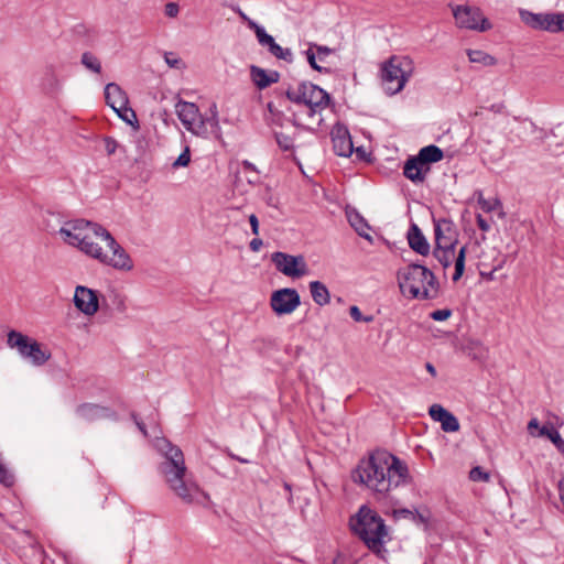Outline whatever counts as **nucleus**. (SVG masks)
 Instances as JSON below:
<instances>
[{
  "label": "nucleus",
  "mask_w": 564,
  "mask_h": 564,
  "mask_svg": "<svg viewBox=\"0 0 564 564\" xmlns=\"http://www.w3.org/2000/svg\"><path fill=\"white\" fill-rule=\"evenodd\" d=\"M229 457L236 460L238 455H235L234 453H229Z\"/></svg>",
  "instance_id": "774afa93"
},
{
  "label": "nucleus",
  "mask_w": 564,
  "mask_h": 564,
  "mask_svg": "<svg viewBox=\"0 0 564 564\" xmlns=\"http://www.w3.org/2000/svg\"><path fill=\"white\" fill-rule=\"evenodd\" d=\"M249 223L251 227V231L254 236L259 235V219L254 214L249 216Z\"/></svg>",
  "instance_id": "864d4df0"
},
{
  "label": "nucleus",
  "mask_w": 564,
  "mask_h": 564,
  "mask_svg": "<svg viewBox=\"0 0 564 564\" xmlns=\"http://www.w3.org/2000/svg\"><path fill=\"white\" fill-rule=\"evenodd\" d=\"M425 368L433 377L436 376V369L431 362H426Z\"/></svg>",
  "instance_id": "052dcab7"
},
{
  "label": "nucleus",
  "mask_w": 564,
  "mask_h": 564,
  "mask_svg": "<svg viewBox=\"0 0 564 564\" xmlns=\"http://www.w3.org/2000/svg\"><path fill=\"white\" fill-rule=\"evenodd\" d=\"M262 246H263V241H262V239H260V238H253V239L250 241V243H249V247H250L251 251H253V252H258V251H260V249L262 248Z\"/></svg>",
  "instance_id": "5fc2aeb1"
},
{
  "label": "nucleus",
  "mask_w": 564,
  "mask_h": 564,
  "mask_svg": "<svg viewBox=\"0 0 564 564\" xmlns=\"http://www.w3.org/2000/svg\"><path fill=\"white\" fill-rule=\"evenodd\" d=\"M304 53H305V55H306V58H307V62H308L310 66H311L313 69H315V70H317V72H319V73H329V69H328V68H326V67H322L321 65H318V64L316 63V54H315V52L313 51L312 45H311V46H310V48H308V50H306Z\"/></svg>",
  "instance_id": "e433bc0d"
},
{
  "label": "nucleus",
  "mask_w": 564,
  "mask_h": 564,
  "mask_svg": "<svg viewBox=\"0 0 564 564\" xmlns=\"http://www.w3.org/2000/svg\"><path fill=\"white\" fill-rule=\"evenodd\" d=\"M414 70L413 61L408 56H391L381 67V80L387 94L400 93Z\"/></svg>",
  "instance_id": "0eeeda50"
},
{
  "label": "nucleus",
  "mask_w": 564,
  "mask_h": 564,
  "mask_svg": "<svg viewBox=\"0 0 564 564\" xmlns=\"http://www.w3.org/2000/svg\"><path fill=\"white\" fill-rule=\"evenodd\" d=\"M415 513V520L414 521H420V522H425V519L422 514H420L416 510L414 511Z\"/></svg>",
  "instance_id": "0e129e2a"
},
{
  "label": "nucleus",
  "mask_w": 564,
  "mask_h": 564,
  "mask_svg": "<svg viewBox=\"0 0 564 564\" xmlns=\"http://www.w3.org/2000/svg\"><path fill=\"white\" fill-rule=\"evenodd\" d=\"M210 116L205 117L206 127L209 124L212 128H218L219 120H218V110L217 105L213 104L209 108Z\"/></svg>",
  "instance_id": "ea45409f"
},
{
  "label": "nucleus",
  "mask_w": 564,
  "mask_h": 564,
  "mask_svg": "<svg viewBox=\"0 0 564 564\" xmlns=\"http://www.w3.org/2000/svg\"><path fill=\"white\" fill-rule=\"evenodd\" d=\"M406 238L413 251L421 256H427L430 253L431 246L416 224H411Z\"/></svg>",
  "instance_id": "6ab92c4d"
},
{
  "label": "nucleus",
  "mask_w": 564,
  "mask_h": 564,
  "mask_svg": "<svg viewBox=\"0 0 564 564\" xmlns=\"http://www.w3.org/2000/svg\"><path fill=\"white\" fill-rule=\"evenodd\" d=\"M269 52L278 59H283L288 63L293 62V53L290 48H284L274 42L269 48Z\"/></svg>",
  "instance_id": "2f4dec72"
},
{
  "label": "nucleus",
  "mask_w": 564,
  "mask_h": 564,
  "mask_svg": "<svg viewBox=\"0 0 564 564\" xmlns=\"http://www.w3.org/2000/svg\"><path fill=\"white\" fill-rule=\"evenodd\" d=\"M348 223L355 229V231L362 238L372 241V237L369 235L370 226L364 216L356 209L346 212Z\"/></svg>",
  "instance_id": "4be33fe9"
},
{
  "label": "nucleus",
  "mask_w": 564,
  "mask_h": 564,
  "mask_svg": "<svg viewBox=\"0 0 564 564\" xmlns=\"http://www.w3.org/2000/svg\"><path fill=\"white\" fill-rule=\"evenodd\" d=\"M541 427H540L538 419L533 417V419H531L529 421V423H528V431H529V433L531 435L536 436V434H534L533 430H538L539 431Z\"/></svg>",
  "instance_id": "6e6d98bb"
},
{
  "label": "nucleus",
  "mask_w": 564,
  "mask_h": 564,
  "mask_svg": "<svg viewBox=\"0 0 564 564\" xmlns=\"http://www.w3.org/2000/svg\"><path fill=\"white\" fill-rule=\"evenodd\" d=\"M349 314L355 322L370 323L373 319L372 316L365 317L356 305L350 306Z\"/></svg>",
  "instance_id": "79ce46f5"
},
{
  "label": "nucleus",
  "mask_w": 564,
  "mask_h": 564,
  "mask_svg": "<svg viewBox=\"0 0 564 564\" xmlns=\"http://www.w3.org/2000/svg\"><path fill=\"white\" fill-rule=\"evenodd\" d=\"M164 61L165 63L172 67V68H176V69H180L182 68L183 66V62L181 58H178L176 56V54L172 53V52H169V53H165L164 54Z\"/></svg>",
  "instance_id": "a19ab883"
},
{
  "label": "nucleus",
  "mask_w": 564,
  "mask_h": 564,
  "mask_svg": "<svg viewBox=\"0 0 564 564\" xmlns=\"http://www.w3.org/2000/svg\"><path fill=\"white\" fill-rule=\"evenodd\" d=\"M104 143L107 154L112 155L118 148V142L112 137H105Z\"/></svg>",
  "instance_id": "de8ad7c7"
},
{
  "label": "nucleus",
  "mask_w": 564,
  "mask_h": 564,
  "mask_svg": "<svg viewBox=\"0 0 564 564\" xmlns=\"http://www.w3.org/2000/svg\"><path fill=\"white\" fill-rule=\"evenodd\" d=\"M444 432H457L459 430V422L453 413H448L444 421L441 423Z\"/></svg>",
  "instance_id": "72a5a7b5"
},
{
  "label": "nucleus",
  "mask_w": 564,
  "mask_h": 564,
  "mask_svg": "<svg viewBox=\"0 0 564 564\" xmlns=\"http://www.w3.org/2000/svg\"><path fill=\"white\" fill-rule=\"evenodd\" d=\"M131 419L133 420V422L135 423L137 427L139 429V431L144 435V436H148V431H147V427H145V424L139 419L138 414L132 412L131 413Z\"/></svg>",
  "instance_id": "3c124183"
},
{
  "label": "nucleus",
  "mask_w": 564,
  "mask_h": 564,
  "mask_svg": "<svg viewBox=\"0 0 564 564\" xmlns=\"http://www.w3.org/2000/svg\"><path fill=\"white\" fill-rule=\"evenodd\" d=\"M236 460H238V462H240V463H242V464H249V463H250V460H248V459H246V458H242V457H240V456H238Z\"/></svg>",
  "instance_id": "69168bd1"
},
{
  "label": "nucleus",
  "mask_w": 564,
  "mask_h": 564,
  "mask_svg": "<svg viewBox=\"0 0 564 564\" xmlns=\"http://www.w3.org/2000/svg\"><path fill=\"white\" fill-rule=\"evenodd\" d=\"M164 13L169 18H176L180 13V6L176 2H167L164 8Z\"/></svg>",
  "instance_id": "49530a36"
},
{
  "label": "nucleus",
  "mask_w": 564,
  "mask_h": 564,
  "mask_svg": "<svg viewBox=\"0 0 564 564\" xmlns=\"http://www.w3.org/2000/svg\"><path fill=\"white\" fill-rule=\"evenodd\" d=\"M7 345L15 349L21 358L36 367L43 366L51 358V351L41 343L14 329L7 334Z\"/></svg>",
  "instance_id": "6e6552de"
},
{
  "label": "nucleus",
  "mask_w": 564,
  "mask_h": 564,
  "mask_svg": "<svg viewBox=\"0 0 564 564\" xmlns=\"http://www.w3.org/2000/svg\"><path fill=\"white\" fill-rule=\"evenodd\" d=\"M467 56L471 63H478L485 66H494L497 64V59L492 55L480 50H468Z\"/></svg>",
  "instance_id": "cd10ccee"
},
{
  "label": "nucleus",
  "mask_w": 564,
  "mask_h": 564,
  "mask_svg": "<svg viewBox=\"0 0 564 564\" xmlns=\"http://www.w3.org/2000/svg\"><path fill=\"white\" fill-rule=\"evenodd\" d=\"M503 109V105L502 104H494L489 107V110L492 111V112H496V113H499L501 112V110Z\"/></svg>",
  "instance_id": "13d9d810"
},
{
  "label": "nucleus",
  "mask_w": 564,
  "mask_h": 564,
  "mask_svg": "<svg viewBox=\"0 0 564 564\" xmlns=\"http://www.w3.org/2000/svg\"><path fill=\"white\" fill-rule=\"evenodd\" d=\"M351 477L379 500L391 499L395 489L411 482L406 463L387 451H375L361 458Z\"/></svg>",
  "instance_id": "f03ea898"
},
{
  "label": "nucleus",
  "mask_w": 564,
  "mask_h": 564,
  "mask_svg": "<svg viewBox=\"0 0 564 564\" xmlns=\"http://www.w3.org/2000/svg\"><path fill=\"white\" fill-rule=\"evenodd\" d=\"M356 152H357L358 154H364V152H365V151H364V149L360 147V148H357V149H356Z\"/></svg>",
  "instance_id": "338daca9"
},
{
  "label": "nucleus",
  "mask_w": 564,
  "mask_h": 564,
  "mask_svg": "<svg viewBox=\"0 0 564 564\" xmlns=\"http://www.w3.org/2000/svg\"><path fill=\"white\" fill-rule=\"evenodd\" d=\"M495 272L494 269L488 272V273H485V272H480L481 276L485 278L486 280H489V281H492L495 280Z\"/></svg>",
  "instance_id": "bf43d9fd"
},
{
  "label": "nucleus",
  "mask_w": 564,
  "mask_h": 564,
  "mask_svg": "<svg viewBox=\"0 0 564 564\" xmlns=\"http://www.w3.org/2000/svg\"><path fill=\"white\" fill-rule=\"evenodd\" d=\"M448 413H449V411H447L445 408H443L440 404H433V405H431V408L429 410L430 416L434 421L440 422V423H442L444 421V419L447 416Z\"/></svg>",
  "instance_id": "c9c22d12"
},
{
  "label": "nucleus",
  "mask_w": 564,
  "mask_h": 564,
  "mask_svg": "<svg viewBox=\"0 0 564 564\" xmlns=\"http://www.w3.org/2000/svg\"><path fill=\"white\" fill-rule=\"evenodd\" d=\"M275 140L278 145L283 151H290L293 149V138L283 133V132H275L274 133Z\"/></svg>",
  "instance_id": "f704fd0d"
},
{
  "label": "nucleus",
  "mask_w": 564,
  "mask_h": 564,
  "mask_svg": "<svg viewBox=\"0 0 564 564\" xmlns=\"http://www.w3.org/2000/svg\"><path fill=\"white\" fill-rule=\"evenodd\" d=\"M242 165H243L245 170H249V171H254L256 172V166L251 162L243 161Z\"/></svg>",
  "instance_id": "e2e57ef3"
},
{
  "label": "nucleus",
  "mask_w": 564,
  "mask_h": 564,
  "mask_svg": "<svg viewBox=\"0 0 564 564\" xmlns=\"http://www.w3.org/2000/svg\"><path fill=\"white\" fill-rule=\"evenodd\" d=\"M58 234L65 243L116 270L130 271L133 261L112 235L101 225L85 219L64 223Z\"/></svg>",
  "instance_id": "f257e3e1"
},
{
  "label": "nucleus",
  "mask_w": 564,
  "mask_h": 564,
  "mask_svg": "<svg viewBox=\"0 0 564 564\" xmlns=\"http://www.w3.org/2000/svg\"><path fill=\"white\" fill-rule=\"evenodd\" d=\"M76 415L86 421L95 422L98 420H117V413L108 406H104L97 403L85 402L76 406Z\"/></svg>",
  "instance_id": "dca6fc26"
},
{
  "label": "nucleus",
  "mask_w": 564,
  "mask_h": 564,
  "mask_svg": "<svg viewBox=\"0 0 564 564\" xmlns=\"http://www.w3.org/2000/svg\"><path fill=\"white\" fill-rule=\"evenodd\" d=\"M398 283L403 295L420 300L435 299L440 288L435 274L419 263H411L399 270Z\"/></svg>",
  "instance_id": "39448f33"
},
{
  "label": "nucleus",
  "mask_w": 564,
  "mask_h": 564,
  "mask_svg": "<svg viewBox=\"0 0 564 564\" xmlns=\"http://www.w3.org/2000/svg\"><path fill=\"white\" fill-rule=\"evenodd\" d=\"M421 164L429 166L430 163H436L444 158V152L441 148L434 144L422 148L417 155H415Z\"/></svg>",
  "instance_id": "b1692460"
},
{
  "label": "nucleus",
  "mask_w": 564,
  "mask_h": 564,
  "mask_svg": "<svg viewBox=\"0 0 564 564\" xmlns=\"http://www.w3.org/2000/svg\"><path fill=\"white\" fill-rule=\"evenodd\" d=\"M308 286L312 299L317 305L324 306L330 302L329 291L324 283L321 281H312Z\"/></svg>",
  "instance_id": "393cba45"
},
{
  "label": "nucleus",
  "mask_w": 564,
  "mask_h": 564,
  "mask_svg": "<svg viewBox=\"0 0 564 564\" xmlns=\"http://www.w3.org/2000/svg\"><path fill=\"white\" fill-rule=\"evenodd\" d=\"M333 150L338 156L348 158L354 152V144L348 128L336 123L330 131Z\"/></svg>",
  "instance_id": "f3484780"
},
{
  "label": "nucleus",
  "mask_w": 564,
  "mask_h": 564,
  "mask_svg": "<svg viewBox=\"0 0 564 564\" xmlns=\"http://www.w3.org/2000/svg\"><path fill=\"white\" fill-rule=\"evenodd\" d=\"M275 269L285 276L299 279L307 273V264L303 256H292L282 251L271 254Z\"/></svg>",
  "instance_id": "f8f14e48"
},
{
  "label": "nucleus",
  "mask_w": 564,
  "mask_h": 564,
  "mask_svg": "<svg viewBox=\"0 0 564 564\" xmlns=\"http://www.w3.org/2000/svg\"><path fill=\"white\" fill-rule=\"evenodd\" d=\"M478 204L480 205L481 209L486 213H490L495 210L497 206H500V202L498 199L488 200L482 197L478 199Z\"/></svg>",
  "instance_id": "37998d69"
},
{
  "label": "nucleus",
  "mask_w": 564,
  "mask_h": 564,
  "mask_svg": "<svg viewBox=\"0 0 564 564\" xmlns=\"http://www.w3.org/2000/svg\"><path fill=\"white\" fill-rule=\"evenodd\" d=\"M105 99L109 107L116 109L128 105L127 94L116 83H109L105 87Z\"/></svg>",
  "instance_id": "aec40b11"
},
{
  "label": "nucleus",
  "mask_w": 564,
  "mask_h": 564,
  "mask_svg": "<svg viewBox=\"0 0 564 564\" xmlns=\"http://www.w3.org/2000/svg\"><path fill=\"white\" fill-rule=\"evenodd\" d=\"M161 473L164 475L170 488L184 502L192 503L206 497L197 484L186 479V466L183 452L171 444L165 453V460L161 464Z\"/></svg>",
  "instance_id": "7ed1b4c3"
},
{
  "label": "nucleus",
  "mask_w": 564,
  "mask_h": 564,
  "mask_svg": "<svg viewBox=\"0 0 564 564\" xmlns=\"http://www.w3.org/2000/svg\"><path fill=\"white\" fill-rule=\"evenodd\" d=\"M249 28L254 31L258 42L268 48L275 42L273 36L268 34L265 30L254 21H249Z\"/></svg>",
  "instance_id": "c85d7f7f"
},
{
  "label": "nucleus",
  "mask_w": 564,
  "mask_h": 564,
  "mask_svg": "<svg viewBox=\"0 0 564 564\" xmlns=\"http://www.w3.org/2000/svg\"><path fill=\"white\" fill-rule=\"evenodd\" d=\"M476 221L480 230L485 232L490 230V224L480 214L477 215Z\"/></svg>",
  "instance_id": "603ef678"
},
{
  "label": "nucleus",
  "mask_w": 564,
  "mask_h": 564,
  "mask_svg": "<svg viewBox=\"0 0 564 564\" xmlns=\"http://www.w3.org/2000/svg\"><path fill=\"white\" fill-rule=\"evenodd\" d=\"M469 478L473 481H489L490 474L485 471L481 467L476 466L469 471Z\"/></svg>",
  "instance_id": "4c0bfd02"
},
{
  "label": "nucleus",
  "mask_w": 564,
  "mask_h": 564,
  "mask_svg": "<svg viewBox=\"0 0 564 564\" xmlns=\"http://www.w3.org/2000/svg\"><path fill=\"white\" fill-rule=\"evenodd\" d=\"M430 166L421 164L416 156L409 158L403 166V175L415 184H421L425 181Z\"/></svg>",
  "instance_id": "a211bd4d"
},
{
  "label": "nucleus",
  "mask_w": 564,
  "mask_h": 564,
  "mask_svg": "<svg viewBox=\"0 0 564 564\" xmlns=\"http://www.w3.org/2000/svg\"><path fill=\"white\" fill-rule=\"evenodd\" d=\"M352 532L365 542L375 554L386 552L384 544L390 540L384 520L370 508L362 506L350 519Z\"/></svg>",
  "instance_id": "20e7f679"
},
{
  "label": "nucleus",
  "mask_w": 564,
  "mask_h": 564,
  "mask_svg": "<svg viewBox=\"0 0 564 564\" xmlns=\"http://www.w3.org/2000/svg\"><path fill=\"white\" fill-rule=\"evenodd\" d=\"M176 115L184 128L197 137H207L205 117L196 104L180 99L175 105Z\"/></svg>",
  "instance_id": "9d476101"
},
{
  "label": "nucleus",
  "mask_w": 564,
  "mask_h": 564,
  "mask_svg": "<svg viewBox=\"0 0 564 564\" xmlns=\"http://www.w3.org/2000/svg\"><path fill=\"white\" fill-rule=\"evenodd\" d=\"M393 516L394 518L397 519H400V518H408V519H412V520H415V513L414 511L410 510V509H406V508H401V509H397L393 511Z\"/></svg>",
  "instance_id": "8fccbe9b"
},
{
  "label": "nucleus",
  "mask_w": 564,
  "mask_h": 564,
  "mask_svg": "<svg viewBox=\"0 0 564 564\" xmlns=\"http://www.w3.org/2000/svg\"><path fill=\"white\" fill-rule=\"evenodd\" d=\"M0 482L6 486H11L13 484V476L9 473V470L0 463Z\"/></svg>",
  "instance_id": "a18cd8bd"
},
{
  "label": "nucleus",
  "mask_w": 564,
  "mask_h": 564,
  "mask_svg": "<svg viewBox=\"0 0 564 564\" xmlns=\"http://www.w3.org/2000/svg\"><path fill=\"white\" fill-rule=\"evenodd\" d=\"M313 48L316 50L315 54L318 56L319 61H324L326 56L332 54L333 50L328 46L311 44Z\"/></svg>",
  "instance_id": "09e8293b"
},
{
  "label": "nucleus",
  "mask_w": 564,
  "mask_h": 564,
  "mask_svg": "<svg viewBox=\"0 0 564 564\" xmlns=\"http://www.w3.org/2000/svg\"><path fill=\"white\" fill-rule=\"evenodd\" d=\"M435 247L445 248L456 247L458 243V230L452 219L440 218L433 219Z\"/></svg>",
  "instance_id": "4468645a"
},
{
  "label": "nucleus",
  "mask_w": 564,
  "mask_h": 564,
  "mask_svg": "<svg viewBox=\"0 0 564 564\" xmlns=\"http://www.w3.org/2000/svg\"><path fill=\"white\" fill-rule=\"evenodd\" d=\"M250 76L253 84L259 89H264L271 84L278 83L280 77L279 73L275 70L267 73L263 68L254 65L250 67Z\"/></svg>",
  "instance_id": "412c9836"
},
{
  "label": "nucleus",
  "mask_w": 564,
  "mask_h": 564,
  "mask_svg": "<svg viewBox=\"0 0 564 564\" xmlns=\"http://www.w3.org/2000/svg\"><path fill=\"white\" fill-rule=\"evenodd\" d=\"M455 249L456 247L445 248L442 246L434 247L433 257L441 263L444 269H447L452 265L453 260H455Z\"/></svg>",
  "instance_id": "bb28decb"
},
{
  "label": "nucleus",
  "mask_w": 564,
  "mask_h": 564,
  "mask_svg": "<svg viewBox=\"0 0 564 564\" xmlns=\"http://www.w3.org/2000/svg\"><path fill=\"white\" fill-rule=\"evenodd\" d=\"M467 246H463L459 248L457 256H455V272L453 274V281H458L465 271V261H466Z\"/></svg>",
  "instance_id": "c756f323"
},
{
  "label": "nucleus",
  "mask_w": 564,
  "mask_h": 564,
  "mask_svg": "<svg viewBox=\"0 0 564 564\" xmlns=\"http://www.w3.org/2000/svg\"><path fill=\"white\" fill-rule=\"evenodd\" d=\"M285 95L290 101L304 105L310 119H314L316 115H319L330 100L329 95L323 88L310 82H303L296 87H290Z\"/></svg>",
  "instance_id": "423d86ee"
},
{
  "label": "nucleus",
  "mask_w": 564,
  "mask_h": 564,
  "mask_svg": "<svg viewBox=\"0 0 564 564\" xmlns=\"http://www.w3.org/2000/svg\"><path fill=\"white\" fill-rule=\"evenodd\" d=\"M430 316L433 321L443 322L452 316V311L448 308L436 310L432 312Z\"/></svg>",
  "instance_id": "c03bdc74"
},
{
  "label": "nucleus",
  "mask_w": 564,
  "mask_h": 564,
  "mask_svg": "<svg viewBox=\"0 0 564 564\" xmlns=\"http://www.w3.org/2000/svg\"><path fill=\"white\" fill-rule=\"evenodd\" d=\"M80 62L87 69L96 74H99L101 72L100 61L90 52L83 53Z\"/></svg>",
  "instance_id": "7c9ffc66"
},
{
  "label": "nucleus",
  "mask_w": 564,
  "mask_h": 564,
  "mask_svg": "<svg viewBox=\"0 0 564 564\" xmlns=\"http://www.w3.org/2000/svg\"><path fill=\"white\" fill-rule=\"evenodd\" d=\"M113 111L118 115V117L123 120L124 122L129 124H133L134 121H137L135 112L128 107V105L123 106L122 108L117 107L113 109Z\"/></svg>",
  "instance_id": "473e14b6"
},
{
  "label": "nucleus",
  "mask_w": 564,
  "mask_h": 564,
  "mask_svg": "<svg viewBox=\"0 0 564 564\" xmlns=\"http://www.w3.org/2000/svg\"><path fill=\"white\" fill-rule=\"evenodd\" d=\"M507 260V256H505L497 264L494 265V271H498L502 269Z\"/></svg>",
  "instance_id": "680f3d73"
},
{
  "label": "nucleus",
  "mask_w": 564,
  "mask_h": 564,
  "mask_svg": "<svg viewBox=\"0 0 564 564\" xmlns=\"http://www.w3.org/2000/svg\"><path fill=\"white\" fill-rule=\"evenodd\" d=\"M452 11L456 24L460 29L486 32L492 28V24L478 7L455 6L452 7Z\"/></svg>",
  "instance_id": "9b49d317"
},
{
  "label": "nucleus",
  "mask_w": 564,
  "mask_h": 564,
  "mask_svg": "<svg viewBox=\"0 0 564 564\" xmlns=\"http://www.w3.org/2000/svg\"><path fill=\"white\" fill-rule=\"evenodd\" d=\"M536 436L549 438L556 449L564 455V440L558 433L557 429L551 422H546L541 426Z\"/></svg>",
  "instance_id": "5701e85b"
},
{
  "label": "nucleus",
  "mask_w": 564,
  "mask_h": 564,
  "mask_svg": "<svg viewBox=\"0 0 564 564\" xmlns=\"http://www.w3.org/2000/svg\"><path fill=\"white\" fill-rule=\"evenodd\" d=\"M234 11H235V12H237V13H238V15L240 17V19H241L242 21L247 22V24H248V25H249V21H252L251 19H249V18L247 17V14H246L243 11H241V9H240V8H235V9H234Z\"/></svg>",
  "instance_id": "4d7b16f0"
},
{
  "label": "nucleus",
  "mask_w": 564,
  "mask_h": 564,
  "mask_svg": "<svg viewBox=\"0 0 564 564\" xmlns=\"http://www.w3.org/2000/svg\"><path fill=\"white\" fill-rule=\"evenodd\" d=\"M464 351L473 360L482 361L488 357V348L479 340L470 339L464 346Z\"/></svg>",
  "instance_id": "a878e982"
},
{
  "label": "nucleus",
  "mask_w": 564,
  "mask_h": 564,
  "mask_svg": "<svg viewBox=\"0 0 564 564\" xmlns=\"http://www.w3.org/2000/svg\"><path fill=\"white\" fill-rule=\"evenodd\" d=\"M301 304V297L295 289L284 288L272 292L270 306L279 315L293 313Z\"/></svg>",
  "instance_id": "ddd939ff"
},
{
  "label": "nucleus",
  "mask_w": 564,
  "mask_h": 564,
  "mask_svg": "<svg viewBox=\"0 0 564 564\" xmlns=\"http://www.w3.org/2000/svg\"><path fill=\"white\" fill-rule=\"evenodd\" d=\"M519 15L521 21L533 30L550 33L564 32V12L534 13L521 9Z\"/></svg>",
  "instance_id": "1a4fd4ad"
},
{
  "label": "nucleus",
  "mask_w": 564,
  "mask_h": 564,
  "mask_svg": "<svg viewBox=\"0 0 564 564\" xmlns=\"http://www.w3.org/2000/svg\"><path fill=\"white\" fill-rule=\"evenodd\" d=\"M189 162H191V152H189V148L186 147L184 149V151L178 155V158L173 162L172 166L174 169L185 167L189 164Z\"/></svg>",
  "instance_id": "58836bf2"
},
{
  "label": "nucleus",
  "mask_w": 564,
  "mask_h": 564,
  "mask_svg": "<svg viewBox=\"0 0 564 564\" xmlns=\"http://www.w3.org/2000/svg\"><path fill=\"white\" fill-rule=\"evenodd\" d=\"M73 301L75 307L87 316L95 315L99 310L97 292L87 286H76Z\"/></svg>",
  "instance_id": "2eb2a0df"
}]
</instances>
